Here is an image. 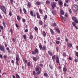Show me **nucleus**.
Wrapping results in <instances>:
<instances>
[{
  "mask_svg": "<svg viewBox=\"0 0 78 78\" xmlns=\"http://www.w3.org/2000/svg\"><path fill=\"white\" fill-rule=\"evenodd\" d=\"M38 23L39 25H41V26H42V25H43V22H42V21L41 20Z\"/></svg>",
  "mask_w": 78,
  "mask_h": 78,
  "instance_id": "obj_17",
  "label": "nucleus"
},
{
  "mask_svg": "<svg viewBox=\"0 0 78 78\" xmlns=\"http://www.w3.org/2000/svg\"><path fill=\"white\" fill-rule=\"evenodd\" d=\"M76 55L77 57H78V52H76Z\"/></svg>",
  "mask_w": 78,
  "mask_h": 78,
  "instance_id": "obj_59",
  "label": "nucleus"
},
{
  "mask_svg": "<svg viewBox=\"0 0 78 78\" xmlns=\"http://www.w3.org/2000/svg\"><path fill=\"white\" fill-rule=\"evenodd\" d=\"M16 78H20V76L19 75V74L17 73L16 74Z\"/></svg>",
  "mask_w": 78,
  "mask_h": 78,
  "instance_id": "obj_34",
  "label": "nucleus"
},
{
  "mask_svg": "<svg viewBox=\"0 0 78 78\" xmlns=\"http://www.w3.org/2000/svg\"><path fill=\"white\" fill-rule=\"evenodd\" d=\"M49 68L51 69V70H53V66L51 64L49 65Z\"/></svg>",
  "mask_w": 78,
  "mask_h": 78,
  "instance_id": "obj_27",
  "label": "nucleus"
},
{
  "mask_svg": "<svg viewBox=\"0 0 78 78\" xmlns=\"http://www.w3.org/2000/svg\"><path fill=\"white\" fill-rule=\"evenodd\" d=\"M58 4L59 6H60V8H62V5L63 3H62V1L61 0H59V1H58Z\"/></svg>",
  "mask_w": 78,
  "mask_h": 78,
  "instance_id": "obj_6",
  "label": "nucleus"
},
{
  "mask_svg": "<svg viewBox=\"0 0 78 78\" xmlns=\"http://www.w3.org/2000/svg\"><path fill=\"white\" fill-rule=\"evenodd\" d=\"M69 16V15L67 14V13H66V14L65 15V16L66 17H68Z\"/></svg>",
  "mask_w": 78,
  "mask_h": 78,
  "instance_id": "obj_48",
  "label": "nucleus"
},
{
  "mask_svg": "<svg viewBox=\"0 0 78 78\" xmlns=\"http://www.w3.org/2000/svg\"><path fill=\"white\" fill-rule=\"evenodd\" d=\"M39 66L40 67H43L44 66V65L42 63L39 64Z\"/></svg>",
  "mask_w": 78,
  "mask_h": 78,
  "instance_id": "obj_39",
  "label": "nucleus"
},
{
  "mask_svg": "<svg viewBox=\"0 0 78 78\" xmlns=\"http://www.w3.org/2000/svg\"><path fill=\"white\" fill-rule=\"evenodd\" d=\"M31 5V3H30V2H29L27 3V6L29 7V8H30Z\"/></svg>",
  "mask_w": 78,
  "mask_h": 78,
  "instance_id": "obj_16",
  "label": "nucleus"
},
{
  "mask_svg": "<svg viewBox=\"0 0 78 78\" xmlns=\"http://www.w3.org/2000/svg\"><path fill=\"white\" fill-rule=\"evenodd\" d=\"M56 51L57 52L59 51V48L58 47H56Z\"/></svg>",
  "mask_w": 78,
  "mask_h": 78,
  "instance_id": "obj_49",
  "label": "nucleus"
},
{
  "mask_svg": "<svg viewBox=\"0 0 78 78\" xmlns=\"http://www.w3.org/2000/svg\"><path fill=\"white\" fill-rule=\"evenodd\" d=\"M2 24H3L4 28H6V23H5V20L3 21V22H2Z\"/></svg>",
  "mask_w": 78,
  "mask_h": 78,
  "instance_id": "obj_18",
  "label": "nucleus"
},
{
  "mask_svg": "<svg viewBox=\"0 0 78 78\" xmlns=\"http://www.w3.org/2000/svg\"><path fill=\"white\" fill-rule=\"evenodd\" d=\"M49 29L50 30V31L51 32V34L52 35H54V31H53V30L52 29H51V28H49Z\"/></svg>",
  "mask_w": 78,
  "mask_h": 78,
  "instance_id": "obj_13",
  "label": "nucleus"
},
{
  "mask_svg": "<svg viewBox=\"0 0 78 78\" xmlns=\"http://www.w3.org/2000/svg\"><path fill=\"white\" fill-rule=\"evenodd\" d=\"M52 13L53 15H56V11L53 10L52 11Z\"/></svg>",
  "mask_w": 78,
  "mask_h": 78,
  "instance_id": "obj_22",
  "label": "nucleus"
},
{
  "mask_svg": "<svg viewBox=\"0 0 78 78\" xmlns=\"http://www.w3.org/2000/svg\"><path fill=\"white\" fill-rule=\"evenodd\" d=\"M73 12H76L78 11V5H74L73 6Z\"/></svg>",
  "mask_w": 78,
  "mask_h": 78,
  "instance_id": "obj_1",
  "label": "nucleus"
},
{
  "mask_svg": "<svg viewBox=\"0 0 78 78\" xmlns=\"http://www.w3.org/2000/svg\"><path fill=\"white\" fill-rule=\"evenodd\" d=\"M28 29H26L25 30V33H28Z\"/></svg>",
  "mask_w": 78,
  "mask_h": 78,
  "instance_id": "obj_55",
  "label": "nucleus"
},
{
  "mask_svg": "<svg viewBox=\"0 0 78 78\" xmlns=\"http://www.w3.org/2000/svg\"><path fill=\"white\" fill-rule=\"evenodd\" d=\"M39 69H40V68L37 67H36V71H39Z\"/></svg>",
  "mask_w": 78,
  "mask_h": 78,
  "instance_id": "obj_42",
  "label": "nucleus"
},
{
  "mask_svg": "<svg viewBox=\"0 0 78 78\" xmlns=\"http://www.w3.org/2000/svg\"><path fill=\"white\" fill-rule=\"evenodd\" d=\"M74 61L75 62H78V60L76 58L75 59Z\"/></svg>",
  "mask_w": 78,
  "mask_h": 78,
  "instance_id": "obj_60",
  "label": "nucleus"
},
{
  "mask_svg": "<svg viewBox=\"0 0 78 78\" xmlns=\"http://www.w3.org/2000/svg\"><path fill=\"white\" fill-rule=\"evenodd\" d=\"M39 47L40 48V50H41L42 48V45H39Z\"/></svg>",
  "mask_w": 78,
  "mask_h": 78,
  "instance_id": "obj_40",
  "label": "nucleus"
},
{
  "mask_svg": "<svg viewBox=\"0 0 78 78\" xmlns=\"http://www.w3.org/2000/svg\"><path fill=\"white\" fill-rule=\"evenodd\" d=\"M0 9L5 14H6V9L4 6H2V5H0Z\"/></svg>",
  "mask_w": 78,
  "mask_h": 78,
  "instance_id": "obj_2",
  "label": "nucleus"
},
{
  "mask_svg": "<svg viewBox=\"0 0 78 78\" xmlns=\"http://www.w3.org/2000/svg\"><path fill=\"white\" fill-rule=\"evenodd\" d=\"M28 66H31V63L30 62H28L27 64Z\"/></svg>",
  "mask_w": 78,
  "mask_h": 78,
  "instance_id": "obj_46",
  "label": "nucleus"
},
{
  "mask_svg": "<svg viewBox=\"0 0 78 78\" xmlns=\"http://www.w3.org/2000/svg\"><path fill=\"white\" fill-rule=\"evenodd\" d=\"M48 53L49 55L51 56H53V53L50 51H48Z\"/></svg>",
  "mask_w": 78,
  "mask_h": 78,
  "instance_id": "obj_20",
  "label": "nucleus"
},
{
  "mask_svg": "<svg viewBox=\"0 0 78 78\" xmlns=\"http://www.w3.org/2000/svg\"><path fill=\"white\" fill-rule=\"evenodd\" d=\"M39 11L41 14H42V13H43V12H42V9H39Z\"/></svg>",
  "mask_w": 78,
  "mask_h": 78,
  "instance_id": "obj_35",
  "label": "nucleus"
},
{
  "mask_svg": "<svg viewBox=\"0 0 78 78\" xmlns=\"http://www.w3.org/2000/svg\"><path fill=\"white\" fill-rule=\"evenodd\" d=\"M47 17H48L47 16L45 15L43 19H44V20H46V19H47Z\"/></svg>",
  "mask_w": 78,
  "mask_h": 78,
  "instance_id": "obj_36",
  "label": "nucleus"
},
{
  "mask_svg": "<svg viewBox=\"0 0 78 78\" xmlns=\"http://www.w3.org/2000/svg\"><path fill=\"white\" fill-rule=\"evenodd\" d=\"M55 30L58 33H60V30H59V29L58 28H57V29H55Z\"/></svg>",
  "mask_w": 78,
  "mask_h": 78,
  "instance_id": "obj_28",
  "label": "nucleus"
},
{
  "mask_svg": "<svg viewBox=\"0 0 78 78\" xmlns=\"http://www.w3.org/2000/svg\"><path fill=\"white\" fill-rule=\"evenodd\" d=\"M52 58L53 61H55V59H56V56H55V55H53L52 56Z\"/></svg>",
  "mask_w": 78,
  "mask_h": 78,
  "instance_id": "obj_19",
  "label": "nucleus"
},
{
  "mask_svg": "<svg viewBox=\"0 0 78 78\" xmlns=\"http://www.w3.org/2000/svg\"><path fill=\"white\" fill-rule=\"evenodd\" d=\"M46 3L47 5H49L50 3V2L49 0H47L46 2Z\"/></svg>",
  "mask_w": 78,
  "mask_h": 78,
  "instance_id": "obj_33",
  "label": "nucleus"
},
{
  "mask_svg": "<svg viewBox=\"0 0 78 78\" xmlns=\"http://www.w3.org/2000/svg\"><path fill=\"white\" fill-rule=\"evenodd\" d=\"M62 19L63 20H64V21H66V18H63V19Z\"/></svg>",
  "mask_w": 78,
  "mask_h": 78,
  "instance_id": "obj_64",
  "label": "nucleus"
},
{
  "mask_svg": "<svg viewBox=\"0 0 78 78\" xmlns=\"http://www.w3.org/2000/svg\"><path fill=\"white\" fill-rule=\"evenodd\" d=\"M36 53L39 54V50L37 48H35L34 50V51H32V55H36Z\"/></svg>",
  "mask_w": 78,
  "mask_h": 78,
  "instance_id": "obj_3",
  "label": "nucleus"
},
{
  "mask_svg": "<svg viewBox=\"0 0 78 78\" xmlns=\"http://www.w3.org/2000/svg\"><path fill=\"white\" fill-rule=\"evenodd\" d=\"M42 35L44 37H45L46 36V33L45 31H43L42 32Z\"/></svg>",
  "mask_w": 78,
  "mask_h": 78,
  "instance_id": "obj_21",
  "label": "nucleus"
},
{
  "mask_svg": "<svg viewBox=\"0 0 78 78\" xmlns=\"http://www.w3.org/2000/svg\"><path fill=\"white\" fill-rule=\"evenodd\" d=\"M23 11L24 14H27V11L26 10V9H25L23 8Z\"/></svg>",
  "mask_w": 78,
  "mask_h": 78,
  "instance_id": "obj_29",
  "label": "nucleus"
},
{
  "mask_svg": "<svg viewBox=\"0 0 78 78\" xmlns=\"http://www.w3.org/2000/svg\"><path fill=\"white\" fill-rule=\"evenodd\" d=\"M20 14H22V9H20Z\"/></svg>",
  "mask_w": 78,
  "mask_h": 78,
  "instance_id": "obj_51",
  "label": "nucleus"
},
{
  "mask_svg": "<svg viewBox=\"0 0 78 78\" xmlns=\"http://www.w3.org/2000/svg\"><path fill=\"white\" fill-rule=\"evenodd\" d=\"M56 44H57V45H59L60 42H59V41H56Z\"/></svg>",
  "mask_w": 78,
  "mask_h": 78,
  "instance_id": "obj_44",
  "label": "nucleus"
},
{
  "mask_svg": "<svg viewBox=\"0 0 78 78\" xmlns=\"http://www.w3.org/2000/svg\"><path fill=\"white\" fill-rule=\"evenodd\" d=\"M69 60H70L71 61H72V58H71V57H69Z\"/></svg>",
  "mask_w": 78,
  "mask_h": 78,
  "instance_id": "obj_62",
  "label": "nucleus"
},
{
  "mask_svg": "<svg viewBox=\"0 0 78 78\" xmlns=\"http://www.w3.org/2000/svg\"><path fill=\"white\" fill-rule=\"evenodd\" d=\"M33 59L34 61H37V58L36 57H33Z\"/></svg>",
  "mask_w": 78,
  "mask_h": 78,
  "instance_id": "obj_26",
  "label": "nucleus"
},
{
  "mask_svg": "<svg viewBox=\"0 0 78 78\" xmlns=\"http://www.w3.org/2000/svg\"><path fill=\"white\" fill-rule=\"evenodd\" d=\"M42 50L43 51H47V47L45 45H44L42 47Z\"/></svg>",
  "mask_w": 78,
  "mask_h": 78,
  "instance_id": "obj_10",
  "label": "nucleus"
},
{
  "mask_svg": "<svg viewBox=\"0 0 78 78\" xmlns=\"http://www.w3.org/2000/svg\"><path fill=\"white\" fill-rule=\"evenodd\" d=\"M20 59V58L19 57V54H17L16 55V61H19Z\"/></svg>",
  "mask_w": 78,
  "mask_h": 78,
  "instance_id": "obj_9",
  "label": "nucleus"
},
{
  "mask_svg": "<svg viewBox=\"0 0 78 78\" xmlns=\"http://www.w3.org/2000/svg\"><path fill=\"white\" fill-rule=\"evenodd\" d=\"M23 37L24 39L27 38V36L25 35H23Z\"/></svg>",
  "mask_w": 78,
  "mask_h": 78,
  "instance_id": "obj_50",
  "label": "nucleus"
},
{
  "mask_svg": "<svg viewBox=\"0 0 78 78\" xmlns=\"http://www.w3.org/2000/svg\"><path fill=\"white\" fill-rule=\"evenodd\" d=\"M0 50H1V51H5V47L3 45H1L0 46Z\"/></svg>",
  "mask_w": 78,
  "mask_h": 78,
  "instance_id": "obj_7",
  "label": "nucleus"
},
{
  "mask_svg": "<svg viewBox=\"0 0 78 78\" xmlns=\"http://www.w3.org/2000/svg\"><path fill=\"white\" fill-rule=\"evenodd\" d=\"M56 3L55 2H54L51 4V6H52V9H54L56 7Z\"/></svg>",
  "mask_w": 78,
  "mask_h": 78,
  "instance_id": "obj_4",
  "label": "nucleus"
},
{
  "mask_svg": "<svg viewBox=\"0 0 78 78\" xmlns=\"http://www.w3.org/2000/svg\"><path fill=\"white\" fill-rule=\"evenodd\" d=\"M63 56H64L65 57H66V53L64 52L63 53Z\"/></svg>",
  "mask_w": 78,
  "mask_h": 78,
  "instance_id": "obj_53",
  "label": "nucleus"
},
{
  "mask_svg": "<svg viewBox=\"0 0 78 78\" xmlns=\"http://www.w3.org/2000/svg\"><path fill=\"white\" fill-rule=\"evenodd\" d=\"M72 23L73 27H75V26H76V23H75V21L74 22H73Z\"/></svg>",
  "mask_w": 78,
  "mask_h": 78,
  "instance_id": "obj_24",
  "label": "nucleus"
},
{
  "mask_svg": "<svg viewBox=\"0 0 78 78\" xmlns=\"http://www.w3.org/2000/svg\"><path fill=\"white\" fill-rule=\"evenodd\" d=\"M17 19L18 21H19V20L21 19V18H20V17L19 16H17Z\"/></svg>",
  "mask_w": 78,
  "mask_h": 78,
  "instance_id": "obj_25",
  "label": "nucleus"
},
{
  "mask_svg": "<svg viewBox=\"0 0 78 78\" xmlns=\"http://www.w3.org/2000/svg\"><path fill=\"white\" fill-rule=\"evenodd\" d=\"M56 62L58 64L59 63V57L57 56L56 57Z\"/></svg>",
  "mask_w": 78,
  "mask_h": 78,
  "instance_id": "obj_14",
  "label": "nucleus"
},
{
  "mask_svg": "<svg viewBox=\"0 0 78 78\" xmlns=\"http://www.w3.org/2000/svg\"><path fill=\"white\" fill-rule=\"evenodd\" d=\"M44 76H46V77L47 76H48V74L47 73H44Z\"/></svg>",
  "mask_w": 78,
  "mask_h": 78,
  "instance_id": "obj_37",
  "label": "nucleus"
},
{
  "mask_svg": "<svg viewBox=\"0 0 78 78\" xmlns=\"http://www.w3.org/2000/svg\"><path fill=\"white\" fill-rule=\"evenodd\" d=\"M22 20L23 22V23H25V19L23 18L22 19Z\"/></svg>",
  "mask_w": 78,
  "mask_h": 78,
  "instance_id": "obj_52",
  "label": "nucleus"
},
{
  "mask_svg": "<svg viewBox=\"0 0 78 78\" xmlns=\"http://www.w3.org/2000/svg\"><path fill=\"white\" fill-rule=\"evenodd\" d=\"M34 29V30H35V31H37V30H38V28L36 27H35Z\"/></svg>",
  "mask_w": 78,
  "mask_h": 78,
  "instance_id": "obj_41",
  "label": "nucleus"
},
{
  "mask_svg": "<svg viewBox=\"0 0 78 78\" xmlns=\"http://www.w3.org/2000/svg\"><path fill=\"white\" fill-rule=\"evenodd\" d=\"M33 74L34 75H36V72H35V71H33Z\"/></svg>",
  "mask_w": 78,
  "mask_h": 78,
  "instance_id": "obj_56",
  "label": "nucleus"
},
{
  "mask_svg": "<svg viewBox=\"0 0 78 78\" xmlns=\"http://www.w3.org/2000/svg\"><path fill=\"white\" fill-rule=\"evenodd\" d=\"M69 12L70 14H72V10H71V9H69Z\"/></svg>",
  "mask_w": 78,
  "mask_h": 78,
  "instance_id": "obj_54",
  "label": "nucleus"
},
{
  "mask_svg": "<svg viewBox=\"0 0 78 78\" xmlns=\"http://www.w3.org/2000/svg\"><path fill=\"white\" fill-rule=\"evenodd\" d=\"M16 64L17 65V66H19V62L17 61H16Z\"/></svg>",
  "mask_w": 78,
  "mask_h": 78,
  "instance_id": "obj_43",
  "label": "nucleus"
},
{
  "mask_svg": "<svg viewBox=\"0 0 78 78\" xmlns=\"http://www.w3.org/2000/svg\"><path fill=\"white\" fill-rule=\"evenodd\" d=\"M0 57L1 59H3V56H2V54L0 55Z\"/></svg>",
  "mask_w": 78,
  "mask_h": 78,
  "instance_id": "obj_58",
  "label": "nucleus"
},
{
  "mask_svg": "<svg viewBox=\"0 0 78 78\" xmlns=\"http://www.w3.org/2000/svg\"><path fill=\"white\" fill-rule=\"evenodd\" d=\"M0 28L2 30H3V29L4 28V27H3V26H0Z\"/></svg>",
  "mask_w": 78,
  "mask_h": 78,
  "instance_id": "obj_47",
  "label": "nucleus"
},
{
  "mask_svg": "<svg viewBox=\"0 0 78 78\" xmlns=\"http://www.w3.org/2000/svg\"><path fill=\"white\" fill-rule=\"evenodd\" d=\"M30 39H33V35L31 34L30 35Z\"/></svg>",
  "mask_w": 78,
  "mask_h": 78,
  "instance_id": "obj_30",
  "label": "nucleus"
},
{
  "mask_svg": "<svg viewBox=\"0 0 78 78\" xmlns=\"http://www.w3.org/2000/svg\"><path fill=\"white\" fill-rule=\"evenodd\" d=\"M10 3L11 5H13V2H14V0H10Z\"/></svg>",
  "mask_w": 78,
  "mask_h": 78,
  "instance_id": "obj_32",
  "label": "nucleus"
},
{
  "mask_svg": "<svg viewBox=\"0 0 78 78\" xmlns=\"http://www.w3.org/2000/svg\"><path fill=\"white\" fill-rule=\"evenodd\" d=\"M63 70L64 72H67V68H63Z\"/></svg>",
  "mask_w": 78,
  "mask_h": 78,
  "instance_id": "obj_31",
  "label": "nucleus"
},
{
  "mask_svg": "<svg viewBox=\"0 0 78 78\" xmlns=\"http://www.w3.org/2000/svg\"><path fill=\"white\" fill-rule=\"evenodd\" d=\"M72 19L73 20V21L75 22V23H78V20H76V17L75 16H73V17H72Z\"/></svg>",
  "mask_w": 78,
  "mask_h": 78,
  "instance_id": "obj_5",
  "label": "nucleus"
},
{
  "mask_svg": "<svg viewBox=\"0 0 78 78\" xmlns=\"http://www.w3.org/2000/svg\"><path fill=\"white\" fill-rule=\"evenodd\" d=\"M60 39H61V38H60V37H58L57 38V40H58V41H60Z\"/></svg>",
  "mask_w": 78,
  "mask_h": 78,
  "instance_id": "obj_57",
  "label": "nucleus"
},
{
  "mask_svg": "<svg viewBox=\"0 0 78 78\" xmlns=\"http://www.w3.org/2000/svg\"><path fill=\"white\" fill-rule=\"evenodd\" d=\"M30 14L31 16H34V17L36 16V13H34L33 14V12L32 11H30Z\"/></svg>",
  "mask_w": 78,
  "mask_h": 78,
  "instance_id": "obj_11",
  "label": "nucleus"
},
{
  "mask_svg": "<svg viewBox=\"0 0 78 78\" xmlns=\"http://www.w3.org/2000/svg\"><path fill=\"white\" fill-rule=\"evenodd\" d=\"M67 45L68 46L67 47L68 48H71V47H72V44L70 43H67Z\"/></svg>",
  "mask_w": 78,
  "mask_h": 78,
  "instance_id": "obj_8",
  "label": "nucleus"
},
{
  "mask_svg": "<svg viewBox=\"0 0 78 78\" xmlns=\"http://www.w3.org/2000/svg\"><path fill=\"white\" fill-rule=\"evenodd\" d=\"M36 15H37V17L38 19H40L41 18V16H40V15H39V13L38 12H36Z\"/></svg>",
  "mask_w": 78,
  "mask_h": 78,
  "instance_id": "obj_15",
  "label": "nucleus"
},
{
  "mask_svg": "<svg viewBox=\"0 0 78 78\" xmlns=\"http://www.w3.org/2000/svg\"><path fill=\"white\" fill-rule=\"evenodd\" d=\"M36 4L37 5H38L39 6V5H40V2H39V1H37L36 2Z\"/></svg>",
  "mask_w": 78,
  "mask_h": 78,
  "instance_id": "obj_38",
  "label": "nucleus"
},
{
  "mask_svg": "<svg viewBox=\"0 0 78 78\" xmlns=\"http://www.w3.org/2000/svg\"><path fill=\"white\" fill-rule=\"evenodd\" d=\"M40 68V71H38V72H37L36 74L37 75H39L41 73V68L39 67Z\"/></svg>",
  "mask_w": 78,
  "mask_h": 78,
  "instance_id": "obj_12",
  "label": "nucleus"
},
{
  "mask_svg": "<svg viewBox=\"0 0 78 78\" xmlns=\"http://www.w3.org/2000/svg\"><path fill=\"white\" fill-rule=\"evenodd\" d=\"M57 24L56 23H53V27H56L57 25Z\"/></svg>",
  "mask_w": 78,
  "mask_h": 78,
  "instance_id": "obj_45",
  "label": "nucleus"
},
{
  "mask_svg": "<svg viewBox=\"0 0 78 78\" xmlns=\"http://www.w3.org/2000/svg\"><path fill=\"white\" fill-rule=\"evenodd\" d=\"M60 14L61 15H64V11L62 10H61L60 11Z\"/></svg>",
  "mask_w": 78,
  "mask_h": 78,
  "instance_id": "obj_23",
  "label": "nucleus"
},
{
  "mask_svg": "<svg viewBox=\"0 0 78 78\" xmlns=\"http://www.w3.org/2000/svg\"><path fill=\"white\" fill-rule=\"evenodd\" d=\"M9 15L10 16H12V13L11 12H9Z\"/></svg>",
  "mask_w": 78,
  "mask_h": 78,
  "instance_id": "obj_63",
  "label": "nucleus"
},
{
  "mask_svg": "<svg viewBox=\"0 0 78 78\" xmlns=\"http://www.w3.org/2000/svg\"><path fill=\"white\" fill-rule=\"evenodd\" d=\"M21 67L22 69H23V70H24V69H25V67L23 66H21Z\"/></svg>",
  "mask_w": 78,
  "mask_h": 78,
  "instance_id": "obj_61",
  "label": "nucleus"
}]
</instances>
